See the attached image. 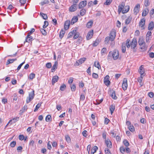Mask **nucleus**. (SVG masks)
I'll use <instances>...</instances> for the list:
<instances>
[{"label":"nucleus","instance_id":"nucleus-46","mask_svg":"<svg viewBox=\"0 0 154 154\" xmlns=\"http://www.w3.org/2000/svg\"><path fill=\"white\" fill-rule=\"evenodd\" d=\"M35 74L33 73H31L29 76V79H30L32 80L35 77Z\"/></svg>","mask_w":154,"mask_h":154},{"label":"nucleus","instance_id":"nucleus-4","mask_svg":"<svg viewBox=\"0 0 154 154\" xmlns=\"http://www.w3.org/2000/svg\"><path fill=\"white\" fill-rule=\"evenodd\" d=\"M86 60V58L85 57H83L80 59L79 60L76 61L75 64V66H78L79 65L83 63Z\"/></svg>","mask_w":154,"mask_h":154},{"label":"nucleus","instance_id":"nucleus-47","mask_svg":"<svg viewBox=\"0 0 154 154\" xmlns=\"http://www.w3.org/2000/svg\"><path fill=\"white\" fill-rule=\"evenodd\" d=\"M66 88V85L64 84H63L60 86V89L61 91H63L65 90Z\"/></svg>","mask_w":154,"mask_h":154},{"label":"nucleus","instance_id":"nucleus-57","mask_svg":"<svg viewBox=\"0 0 154 154\" xmlns=\"http://www.w3.org/2000/svg\"><path fill=\"white\" fill-rule=\"evenodd\" d=\"M106 154H111L110 151L108 148H106L105 149Z\"/></svg>","mask_w":154,"mask_h":154},{"label":"nucleus","instance_id":"nucleus-58","mask_svg":"<svg viewBox=\"0 0 154 154\" xmlns=\"http://www.w3.org/2000/svg\"><path fill=\"white\" fill-rule=\"evenodd\" d=\"M148 95L149 97L152 98L154 96V94L152 92H150L148 93Z\"/></svg>","mask_w":154,"mask_h":154},{"label":"nucleus","instance_id":"nucleus-55","mask_svg":"<svg viewBox=\"0 0 154 154\" xmlns=\"http://www.w3.org/2000/svg\"><path fill=\"white\" fill-rule=\"evenodd\" d=\"M35 29L34 28H32L31 29L30 31L28 33L27 35L28 36V35H30L32 33L35 31Z\"/></svg>","mask_w":154,"mask_h":154},{"label":"nucleus","instance_id":"nucleus-44","mask_svg":"<svg viewBox=\"0 0 154 154\" xmlns=\"http://www.w3.org/2000/svg\"><path fill=\"white\" fill-rule=\"evenodd\" d=\"M107 50L105 48H103L101 51V54L102 55L105 54L106 53Z\"/></svg>","mask_w":154,"mask_h":154},{"label":"nucleus","instance_id":"nucleus-51","mask_svg":"<svg viewBox=\"0 0 154 154\" xmlns=\"http://www.w3.org/2000/svg\"><path fill=\"white\" fill-rule=\"evenodd\" d=\"M111 40V38L109 37L108 36L105 38V43L106 44H108L109 42V40Z\"/></svg>","mask_w":154,"mask_h":154},{"label":"nucleus","instance_id":"nucleus-18","mask_svg":"<svg viewBox=\"0 0 154 154\" xmlns=\"http://www.w3.org/2000/svg\"><path fill=\"white\" fill-rule=\"evenodd\" d=\"M77 4H73L71 5L69 8V11L71 12L75 11L76 9Z\"/></svg>","mask_w":154,"mask_h":154},{"label":"nucleus","instance_id":"nucleus-15","mask_svg":"<svg viewBox=\"0 0 154 154\" xmlns=\"http://www.w3.org/2000/svg\"><path fill=\"white\" fill-rule=\"evenodd\" d=\"M137 44V41L136 39H133L131 42V48L132 49H134L136 46Z\"/></svg>","mask_w":154,"mask_h":154},{"label":"nucleus","instance_id":"nucleus-19","mask_svg":"<svg viewBox=\"0 0 154 154\" xmlns=\"http://www.w3.org/2000/svg\"><path fill=\"white\" fill-rule=\"evenodd\" d=\"M130 9V7L128 5L124 6L123 10L122 11V13L123 14L126 13L128 12Z\"/></svg>","mask_w":154,"mask_h":154},{"label":"nucleus","instance_id":"nucleus-63","mask_svg":"<svg viewBox=\"0 0 154 154\" xmlns=\"http://www.w3.org/2000/svg\"><path fill=\"white\" fill-rule=\"evenodd\" d=\"M148 12H147L146 10H144L143 11L142 13L143 16H146Z\"/></svg>","mask_w":154,"mask_h":154},{"label":"nucleus","instance_id":"nucleus-59","mask_svg":"<svg viewBox=\"0 0 154 154\" xmlns=\"http://www.w3.org/2000/svg\"><path fill=\"white\" fill-rule=\"evenodd\" d=\"M65 138H66V140L68 142H70L71 141L70 138L69 136H68V135L66 136Z\"/></svg>","mask_w":154,"mask_h":154},{"label":"nucleus","instance_id":"nucleus-1","mask_svg":"<svg viewBox=\"0 0 154 154\" xmlns=\"http://www.w3.org/2000/svg\"><path fill=\"white\" fill-rule=\"evenodd\" d=\"M119 54L118 51L114 50L113 51H110L108 56L107 59L111 60L112 57L114 60H117L119 57Z\"/></svg>","mask_w":154,"mask_h":154},{"label":"nucleus","instance_id":"nucleus-2","mask_svg":"<svg viewBox=\"0 0 154 154\" xmlns=\"http://www.w3.org/2000/svg\"><path fill=\"white\" fill-rule=\"evenodd\" d=\"M139 45L140 46V48L141 49L143 50H146L147 47L146 45V43L142 39H140L138 42Z\"/></svg>","mask_w":154,"mask_h":154},{"label":"nucleus","instance_id":"nucleus-31","mask_svg":"<svg viewBox=\"0 0 154 154\" xmlns=\"http://www.w3.org/2000/svg\"><path fill=\"white\" fill-rule=\"evenodd\" d=\"M132 20V17L129 16L125 20V23L126 24H129Z\"/></svg>","mask_w":154,"mask_h":154},{"label":"nucleus","instance_id":"nucleus-54","mask_svg":"<svg viewBox=\"0 0 154 154\" xmlns=\"http://www.w3.org/2000/svg\"><path fill=\"white\" fill-rule=\"evenodd\" d=\"M123 143L126 146H129V143L126 140H125L123 141Z\"/></svg>","mask_w":154,"mask_h":154},{"label":"nucleus","instance_id":"nucleus-32","mask_svg":"<svg viewBox=\"0 0 154 154\" xmlns=\"http://www.w3.org/2000/svg\"><path fill=\"white\" fill-rule=\"evenodd\" d=\"M122 50L123 53H124L126 51L125 44V43H123L122 46Z\"/></svg>","mask_w":154,"mask_h":154},{"label":"nucleus","instance_id":"nucleus-39","mask_svg":"<svg viewBox=\"0 0 154 154\" xmlns=\"http://www.w3.org/2000/svg\"><path fill=\"white\" fill-rule=\"evenodd\" d=\"M42 103H38L35 107V109L34 110V111L35 112L37 111L38 109L41 106Z\"/></svg>","mask_w":154,"mask_h":154},{"label":"nucleus","instance_id":"nucleus-35","mask_svg":"<svg viewBox=\"0 0 154 154\" xmlns=\"http://www.w3.org/2000/svg\"><path fill=\"white\" fill-rule=\"evenodd\" d=\"M103 100V98L101 99L100 100H96L95 102H94V103L95 105H98Z\"/></svg>","mask_w":154,"mask_h":154},{"label":"nucleus","instance_id":"nucleus-12","mask_svg":"<svg viewBox=\"0 0 154 154\" xmlns=\"http://www.w3.org/2000/svg\"><path fill=\"white\" fill-rule=\"evenodd\" d=\"M70 24H71L70 20H67L65 21L64 25V28L65 30H67L69 28Z\"/></svg>","mask_w":154,"mask_h":154},{"label":"nucleus","instance_id":"nucleus-62","mask_svg":"<svg viewBox=\"0 0 154 154\" xmlns=\"http://www.w3.org/2000/svg\"><path fill=\"white\" fill-rule=\"evenodd\" d=\"M93 77L95 79H97L98 77V74L97 73H93L92 74Z\"/></svg>","mask_w":154,"mask_h":154},{"label":"nucleus","instance_id":"nucleus-3","mask_svg":"<svg viewBox=\"0 0 154 154\" xmlns=\"http://www.w3.org/2000/svg\"><path fill=\"white\" fill-rule=\"evenodd\" d=\"M35 96L34 91H33L29 94V96L27 97L26 100V103H29L34 98Z\"/></svg>","mask_w":154,"mask_h":154},{"label":"nucleus","instance_id":"nucleus-40","mask_svg":"<svg viewBox=\"0 0 154 154\" xmlns=\"http://www.w3.org/2000/svg\"><path fill=\"white\" fill-rule=\"evenodd\" d=\"M130 40L128 39H127L126 41V43L125 44V46H126L127 48H129L130 46L131 45L130 44Z\"/></svg>","mask_w":154,"mask_h":154},{"label":"nucleus","instance_id":"nucleus-30","mask_svg":"<svg viewBox=\"0 0 154 154\" xmlns=\"http://www.w3.org/2000/svg\"><path fill=\"white\" fill-rule=\"evenodd\" d=\"M40 15L44 19L46 20L48 19V16L46 14L41 12L40 13Z\"/></svg>","mask_w":154,"mask_h":154},{"label":"nucleus","instance_id":"nucleus-60","mask_svg":"<svg viewBox=\"0 0 154 154\" xmlns=\"http://www.w3.org/2000/svg\"><path fill=\"white\" fill-rule=\"evenodd\" d=\"M19 138L20 140H23L25 138V137L23 135H20L19 136Z\"/></svg>","mask_w":154,"mask_h":154},{"label":"nucleus","instance_id":"nucleus-29","mask_svg":"<svg viewBox=\"0 0 154 154\" xmlns=\"http://www.w3.org/2000/svg\"><path fill=\"white\" fill-rule=\"evenodd\" d=\"M28 109L27 105H25L24 106L22 109L20 110V112L22 113L24 112L25 111H26Z\"/></svg>","mask_w":154,"mask_h":154},{"label":"nucleus","instance_id":"nucleus-38","mask_svg":"<svg viewBox=\"0 0 154 154\" xmlns=\"http://www.w3.org/2000/svg\"><path fill=\"white\" fill-rule=\"evenodd\" d=\"M94 66L98 68L99 69L100 68V66L99 64V63L98 62H95L94 64Z\"/></svg>","mask_w":154,"mask_h":154},{"label":"nucleus","instance_id":"nucleus-25","mask_svg":"<svg viewBox=\"0 0 154 154\" xmlns=\"http://www.w3.org/2000/svg\"><path fill=\"white\" fill-rule=\"evenodd\" d=\"M109 108L111 114L112 115L115 110V106L114 105L112 104L110 106Z\"/></svg>","mask_w":154,"mask_h":154},{"label":"nucleus","instance_id":"nucleus-21","mask_svg":"<svg viewBox=\"0 0 154 154\" xmlns=\"http://www.w3.org/2000/svg\"><path fill=\"white\" fill-rule=\"evenodd\" d=\"M78 20V17L76 16H75L73 17L71 20V24L73 25L75 23L77 22Z\"/></svg>","mask_w":154,"mask_h":154},{"label":"nucleus","instance_id":"nucleus-45","mask_svg":"<svg viewBox=\"0 0 154 154\" xmlns=\"http://www.w3.org/2000/svg\"><path fill=\"white\" fill-rule=\"evenodd\" d=\"M74 35V36L73 37V38L74 39H76L79 37V33L78 32H75V34Z\"/></svg>","mask_w":154,"mask_h":154},{"label":"nucleus","instance_id":"nucleus-48","mask_svg":"<svg viewBox=\"0 0 154 154\" xmlns=\"http://www.w3.org/2000/svg\"><path fill=\"white\" fill-rule=\"evenodd\" d=\"M76 89V86L75 84L71 85V89L72 91H74Z\"/></svg>","mask_w":154,"mask_h":154},{"label":"nucleus","instance_id":"nucleus-37","mask_svg":"<svg viewBox=\"0 0 154 154\" xmlns=\"http://www.w3.org/2000/svg\"><path fill=\"white\" fill-rule=\"evenodd\" d=\"M86 12V10H85V9L84 8H83L82 10H81L80 11V15L82 16H83L85 14Z\"/></svg>","mask_w":154,"mask_h":154},{"label":"nucleus","instance_id":"nucleus-61","mask_svg":"<svg viewBox=\"0 0 154 154\" xmlns=\"http://www.w3.org/2000/svg\"><path fill=\"white\" fill-rule=\"evenodd\" d=\"M46 66L48 68H50L51 67V63H48L46 64Z\"/></svg>","mask_w":154,"mask_h":154},{"label":"nucleus","instance_id":"nucleus-22","mask_svg":"<svg viewBox=\"0 0 154 154\" xmlns=\"http://www.w3.org/2000/svg\"><path fill=\"white\" fill-rule=\"evenodd\" d=\"M143 77V76H140V77H138L137 79V81L140 83V86H142L143 84V83L142 82Z\"/></svg>","mask_w":154,"mask_h":154},{"label":"nucleus","instance_id":"nucleus-11","mask_svg":"<svg viewBox=\"0 0 154 154\" xmlns=\"http://www.w3.org/2000/svg\"><path fill=\"white\" fill-rule=\"evenodd\" d=\"M19 118L17 117H16L13 118L12 119L10 120L9 122L6 125V127H7L9 124L11 123V125L14 123L16 122H17Z\"/></svg>","mask_w":154,"mask_h":154},{"label":"nucleus","instance_id":"nucleus-13","mask_svg":"<svg viewBox=\"0 0 154 154\" xmlns=\"http://www.w3.org/2000/svg\"><path fill=\"white\" fill-rule=\"evenodd\" d=\"M93 35V31L91 30L88 33L86 36V39L87 40L90 39L92 37Z\"/></svg>","mask_w":154,"mask_h":154},{"label":"nucleus","instance_id":"nucleus-33","mask_svg":"<svg viewBox=\"0 0 154 154\" xmlns=\"http://www.w3.org/2000/svg\"><path fill=\"white\" fill-rule=\"evenodd\" d=\"M16 60V59H9L8 60L7 62V64H8L10 63H12L14 61H15Z\"/></svg>","mask_w":154,"mask_h":154},{"label":"nucleus","instance_id":"nucleus-20","mask_svg":"<svg viewBox=\"0 0 154 154\" xmlns=\"http://www.w3.org/2000/svg\"><path fill=\"white\" fill-rule=\"evenodd\" d=\"M154 28V23L152 21L150 22L148 26V29L149 30L151 31L153 30Z\"/></svg>","mask_w":154,"mask_h":154},{"label":"nucleus","instance_id":"nucleus-64","mask_svg":"<svg viewBox=\"0 0 154 154\" xmlns=\"http://www.w3.org/2000/svg\"><path fill=\"white\" fill-rule=\"evenodd\" d=\"M146 7H147L149 5V3L148 0H145L144 3Z\"/></svg>","mask_w":154,"mask_h":154},{"label":"nucleus","instance_id":"nucleus-17","mask_svg":"<svg viewBox=\"0 0 154 154\" xmlns=\"http://www.w3.org/2000/svg\"><path fill=\"white\" fill-rule=\"evenodd\" d=\"M59 79V77L57 75H55L53 77L51 81V83L52 85L54 84L57 82Z\"/></svg>","mask_w":154,"mask_h":154},{"label":"nucleus","instance_id":"nucleus-53","mask_svg":"<svg viewBox=\"0 0 154 154\" xmlns=\"http://www.w3.org/2000/svg\"><path fill=\"white\" fill-rule=\"evenodd\" d=\"M44 23V24L43 26V28L45 29L48 25V22L47 21H45Z\"/></svg>","mask_w":154,"mask_h":154},{"label":"nucleus","instance_id":"nucleus-8","mask_svg":"<svg viewBox=\"0 0 154 154\" xmlns=\"http://www.w3.org/2000/svg\"><path fill=\"white\" fill-rule=\"evenodd\" d=\"M143 66L141 65L139 68V73L140 74V76H144L145 75V73L144 69L143 67Z\"/></svg>","mask_w":154,"mask_h":154},{"label":"nucleus","instance_id":"nucleus-36","mask_svg":"<svg viewBox=\"0 0 154 154\" xmlns=\"http://www.w3.org/2000/svg\"><path fill=\"white\" fill-rule=\"evenodd\" d=\"M93 22L92 21H90L88 22L86 26L88 28H90L92 26Z\"/></svg>","mask_w":154,"mask_h":154},{"label":"nucleus","instance_id":"nucleus-34","mask_svg":"<svg viewBox=\"0 0 154 154\" xmlns=\"http://www.w3.org/2000/svg\"><path fill=\"white\" fill-rule=\"evenodd\" d=\"M75 34V31L73 30L70 32L68 35V38H70L72 37Z\"/></svg>","mask_w":154,"mask_h":154},{"label":"nucleus","instance_id":"nucleus-50","mask_svg":"<svg viewBox=\"0 0 154 154\" xmlns=\"http://www.w3.org/2000/svg\"><path fill=\"white\" fill-rule=\"evenodd\" d=\"M98 149V147L97 146H94L91 149V151L93 153L95 152Z\"/></svg>","mask_w":154,"mask_h":154},{"label":"nucleus","instance_id":"nucleus-49","mask_svg":"<svg viewBox=\"0 0 154 154\" xmlns=\"http://www.w3.org/2000/svg\"><path fill=\"white\" fill-rule=\"evenodd\" d=\"M112 0H106L104 4L106 5H109L112 2Z\"/></svg>","mask_w":154,"mask_h":154},{"label":"nucleus","instance_id":"nucleus-5","mask_svg":"<svg viewBox=\"0 0 154 154\" xmlns=\"http://www.w3.org/2000/svg\"><path fill=\"white\" fill-rule=\"evenodd\" d=\"M122 87V89L124 91L126 90L127 88V80L126 78H124L123 79Z\"/></svg>","mask_w":154,"mask_h":154},{"label":"nucleus","instance_id":"nucleus-43","mask_svg":"<svg viewBox=\"0 0 154 154\" xmlns=\"http://www.w3.org/2000/svg\"><path fill=\"white\" fill-rule=\"evenodd\" d=\"M40 30L43 35H46L47 32H46L45 30V29L44 28H41L40 29Z\"/></svg>","mask_w":154,"mask_h":154},{"label":"nucleus","instance_id":"nucleus-28","mask_svg":"<svg viewBox=\"0 0 154 154\" xmlns=\"http://www.w3.org/2000/svg\"><path fill=\"white\" fill-rule=\"evenodd\" d=\"M65 33V31L63 29L61 30L59 34V37L60 38H62L63 37Z\"/></svg>","mask_w":154,"mask_h":154},{"label":"nucleus","instance_id":"nucleus-9","mask_svg":"<svg viewBox=\"0 0 154 154\" xmlns=\"http://www.w3.org/2000/svg\"><path fill=\"white\" fill-rule=\"evenodd\" d=\"M109 75H106L104 79V82L107 85H109L110 84V82L109 81Z\"/></svg>","mask_w":154,"mask_h":154},{"label":"nucleus","instance_id":"nucleus-41","mask_svg":"<svg viewBox=\"0 0 154 154\" xmlns=\"http://www.w3.org/2000/svg\"><path fill=\"white\" fill-rule=\"evenodd\" d=\"M51 117L50 115H48L45 118V120L46 122H48L51 121Z\"/></svg>","mask_w":154,"mask_h":154},{"label":"nucleus","instance_id":"nucleus-6","mask_svg":"<svg viewBox=\"0 0 154 154\" xmlns=\"http://www.w3.org/2000/svg\"><path fill=\"white\" fill-rule=\"evenodd\" d=\"M116 36V32L115 30H113L110 32V37L111 38V41H112L115 38Z\"/></svg>","mask_w":154,"mask_h":154},{"label":"nucleus","instance_id":"nucleus-7","mask_svg":"<svg viewBox=\"0 0 154 154\" xmlns=\"http://www.w3.org/2000/svg\"><path fill=\"white\" fill-rule=\"evenodd\" d=\"M125 5V3L124 2H122L118 6V12L119 14L123 10Z\"/></svg>","mask_w":154,"mask_h":154},{"label":"nucleus","instance_id":"nucleus-56","mask_svg":"<svg viewBox=\"0 0 154 154\" xmlns=\"http://www.w3.org/2000/svg\"><path fill=\"white\" fill-rule=\"evenodd\" d=\"M16 145V142L15 141H14L11 142L10 144V146L12 147H14Z\"/></svg>","mask_w":154,"mask_h":154},{"label":"nucleus","instance_id":"nucleus-10","mask_svg":"<svg viewBox=\"0 0 154 154\" xmlns=\"http://www.w3.org/2000/svg\"><path fill=\"white\" fill-rule=\"evenodd\" d=\"M140 8V5L139 4H137L135 6L134 10V13L135 15H137V14L139 12Z\"/></svg>","mask_w":154,"mask_h":154},{"label":"nucleus","instance_id":"nucleus-23","mask_svg":"<svg viewBox=\"0 0 154 154\" xmlns=\"http://www.w3.org/2000/svg\"><path fill=\"white\" fill-rule=\"evenodd\" d=\"M145 20L144 18L141 19L139 23V26L141 27H143L145 23Z\"/></svg>","mask_w":154,"mask_h":154},{"label":"nucleus","instance_id":"nucleus-14","mask_svg":"<svg viewBox=\"0 0 154 154\" xmlns=\"http://www.w3.org/2000/svg\"><path fill=\"white\" fill-rule=\"evenodd\" d=\"M105 143L108 148H110L112 147V143L109 139L105 140Z\"/></svg>","mask_w":154,"mask_h":154},{"label":"nucleus","instance_id":"nucleus-42","mask_svg":"<svg viewBox=\"0 0 154 154\" xmlns=\"http://www.w3.org/2000/svg\"><path fill=\"white\" fill-rule=\"evenodd\" d=\"M128 127L129 129L131 131L133 132L134 131V128L133 125H129Z\"/></svg>","mask_w":154,"mask_h":154},{"label":"nucleus","instance_id":"nucleus-24","mask_svg":"<svg viewBox=\"0 0 154 154\" xmlns=\"http://www.w3.org/2000/svg\"><path fill=\"white\" fill-rule=\"evenodd\" d=\"M57 61L55 62H54V64L53 66L52 67L51 70V72H54L55 70L57 69Z\"/></svg>","mask_w":154,"mask_h":154},{"label":"nucleus","instance_id":"nucleus-52","mask_svg":"<svg viewBox=\"0 0 154 154\" xmlns=\"http://www.w3.org/2000/svg\"><path fill=\"white\" fill-rule=\"evenodd\" d=\"M120 149L121 152L123 153L125 151V149L123 146H121L120 148Z\"/></svg>","mask_w":154,"mask_h":154},{"label":"nucleus","instance_id":"nucleus-26","mask_svg":"<svg viewBox=\"0 0 154 154\" xmlns=\"http://www.w3.org/2000/svg\"><path fill=\"white\" fill-rule=\"evenodd\" d=\"M32 40V37L30 35H27L26 37L25 41L26 42H29L30 41H31Z\"/></svg>","mask_w":154,"mask_h":154},{"label":"nucleus","instance_id":"nucleus-16","mask_svg":"<svg viewBox=\"0 0 154 154\" xmlns=\"http://www.w3.org/2000/svg\"><path fill=\"white\" fill-rule=\"evenodd\" d=\"M87 2L86 1H84L80 2L79 4V8L80 9L85 7L87 5Z\"/></svg>","mask_w":154,"mask_h":154},{"label":"nucleus","instance_id":"nucleus-27","mask_svg":"<svg viewBox=\"0 0 154 154\" xmlns=\"http://www.w3.org/2000/svg\"><path fill=\"white\" fill-rule=\"evenodd\" d=\"M111 97L114 99L116 100L117 99V97L116 96V92L114 91H113L110 95Z\"/></svg>","mask_w":154,"mask_h":154}]
</instances>
